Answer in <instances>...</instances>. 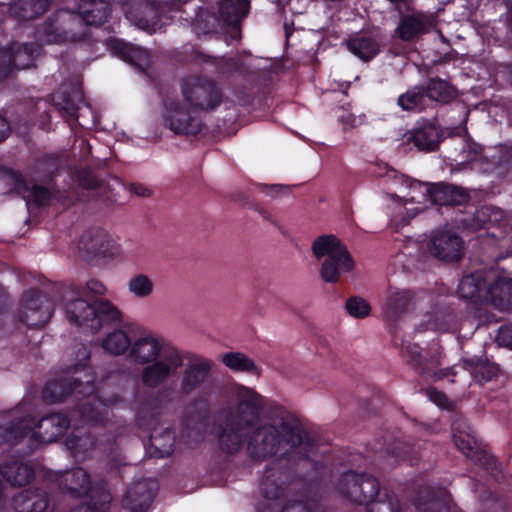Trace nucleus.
Here are the masks:
<instances>
[{
  "label": "nucleus",
  "instance_id": "f8f14e48",
  "mask_svg": "<svg viewBox=\"0 0 512 512\" xmlns=\"http://www.w3.org/2000/svg\"><path fill=\"white\" fill-rule=\"evenodd\" d=\"M162 115L164 127L170 129L176 135L195 136L202 127V120L193 116L190 111L177 99L164 101Z\"/></svg>",
  "mask_w": 512,
  "mask_h": 512
},
{
  "label": "nucleus",
  "instance_id": "0e129e2a",
  "mask_svg": "<svg viewBox=\"0 0 512 512\" xmlns=\"http://www.w3.org/2000/svg\"><path fill=\"white\" fill-rule=\"evenodd\" d=\"M197 60H199L203 63H211L214 66H218L222 61V59L220 57L210 56L203 52H199L197 54Z\"/></svg>",
  "mask_w": 512,
  "mask_h": 512
},
{
  "label": "nucleus",
  "instance_id": "c03bdc74",
  "mask_svg": "<svg viewBox=\"0 0 512 512\" xmlns=\"http://www.w3.org/2000/svg\"><path fill=\"white\" fill-rule=\"evenodd\" d=\"M425 99L423 85H416L398 96L397 105L403 111H421L425 106Z\"/></svg>",
  "mask_w": 512,
  "mask_h": 512
},
{
  "label": "nucleus",
  "instance_id": "c85d7f7f",
  "mask_svg": "<svg viewBox=\"0 0 512 512\" xmlns=\"http://www.w3.org/2000/svg\"><path fill=\"white\" fill-rule=\"evenodd\" d=\"M51 498L41 488L24 489L12 498V506L17 512H45Z\"/></svg>",
  "mask_w": 512,
  "mask_h": 512
},
{
  "label": "nucleus",
  "instance_id": "a19ab883",
  "mask_svg": "<svg viewBox=\"0 0 512 512\" xmlns=\"http://www.w3.org/2000/svg\"><path fill=\"white\" fill-rule=\"evenodd\" d=\"M249 0H220L219 14L229 25H236L249 13Z\"/></svg>",
  "mask_w": 512,
  "mask_h": 512
},
{
  "label": "nucleus",
  "instance_id": "13d9d810",
  "mask_svg": "<svg viewBox=\"0 0 512 512\" xmlns=\"http://www.w3.org/2000/svg\"><path fill=\"white\" fill-rule=\"evenodd\" d=\"M412 450L410 445H404L401 441H395L386 447V452L399 461L411 459Z\"/></svg>",
  "mask_w": 512,
  "mask_h": 512
},
{
  "label": "nucleus",
  "instance_id": "09e8293b",
  "mask_svg": "<svg viewBox=\"0 0 512 512\" xmlns=\"http://www.w3.org/2000/svg\"><path fill=\"white\" fill-rule=\"evenodd\" d=\"M222 363L235 372L259 374L254 361L241 352H228L222 355Z\"/></svg>",
  "mask_w": 512,
  "mask_h": 512
},
{
  "label": "nucleus",
  "instance_id": "f704fd0d",
  "mask_svg": "<svg viewBox=\"0 0 512 512\" xmlns=\"http://www.w3.org/2000/svg\"><path fill=\"white\" fill-rule=\"evenodd\" d=\"M34 418L30 416L17 418L7 425L0 426V442L11 446L17 445L27 436L32 435Z\"/></svg>",
  "mask_w": 512,
  "mask_h": 512
},
{
  "label": "nucleus",
  "instance_id": "6e6552de",
  "mask_svg": "<svg viewBox=\"0 0 512 512\" xmlns=\"http://www.w3.org/2000/svg\"><path fill=\"white\" fill-rule=\"evenodd\" d=\"M184 100L194 110L210 112L223 101V92L218 83L206 76H190L181 83Z\"/></svg>",
  "mask_w": 512,
  "mask_h": 512
},
{
  "label": "nucleus",
  "instance_id": "bb28decb",
  "mask_svg": "<svg viewBox=\"0 0 512 512\" xmlns=\"http://www.w3.org/2000/svg\"><path fill=\"white\" fill-rule=\"evenodd\" d=\"M441 139L442 132L439 125L431 121L418 123L417 126L409 132L407 137L409 143H413L418 150L425 152L435 151Z\"/></svg>",
  "mask_w": 512,
  "mask_h": 512
},
{
  "label": "nucleus",
  "instance_id": "0eeeda50",
  "mask_svg": "<svg viewBox=\"0 0 512 512\" xmlns=\"http://www.w3.org/2000/svg\"><path fill=\"white\" fill-rule=\"evenodd\" d=\"M452 439L458 450L474 464L479 465L495 480L499 479L501 474L499 462L477 441L470 427L455 421L452 424Z\"/></svg>",
  "mask_w": 512,
  "mask_h": 512
},
{
  "label": "nucleus",
  "instance_id": "49530a36",
  "mask_svg": "<svg viewBox=\"0 0 512 512\" xmlns=\"http://www.w3.org/2000/svg\"><path fill=\"white\" fill-rule=\"evenodd\" d=\"M366 507L367 512H402L398 496L387 489L381 491Z\"/></svg>",
  "mask_w": 512,
  "mask_h": 512
},
{
  "label": "nucleus",
  "instance_id": "4d7b16f0",
  "mask_svg": "<svg viewBox=\"0 0 512 512\" xmlns=\"http://www.w3.org/2000/svg\"><path fill=\"white\" fill-rule=\"evenodd\" d=\"M345 309L354 318H365L370 315V304L360 296H351L346 300Z\"/></svg>",
  "mask_w": 512,
  "mask_h": 512
},
{
  "label": "nucleus",
  "instance_id": "69168bd1",
  "mask_svg": "<svg viewBox=\"0 0 512 512\" xmlns=\"http://www.w3.org/2000/svg\"><path fill=\"white\" fill-rule=\"evenodd\" d=\"M482 153L483 147L481 145L476 143L468 145V154L470 155V160H477Z\"/></svg>",
  "mask_w": 512,
  "mask_h": 512
},
{
  "label": "nucleus",
  "instance_id": "20e7f679",
  "mask_svg": "<svg viewBox=\"0 0 512 512\" xmlns=\"http://www.w3.org/2000/svg\"><path fill=\"white\" fill-rule=\"evenodd\" d=\"M186 355L175 346H167L161 357L147 363L142 369L141 382L146 389H136L131 403L135 412V423L143 430L153 429L170 402L167 388H156L164 384L183 366Z\"/></svg>",
  "mask_w": 512,
  "mask_h": 512
},
{
  "label": "nucleus",
  "instance_id": "1a4fd4ad",
  "mask_svg": "<svg viewBox=\"0 0 512 512\" xmlns=\"http://www.w3.org/2000/svg\"><path fill=\"white\" fill-rule=\"evenodd\" d=\"M400 356L421 377L440 381L456 375L454 367L440 368L442 352L440 348L422 351L419 345L409 343L400 351Z\"/></svg>",
  "mask_w": 512,
  "mask_h": 512
},
{
  "label": "nucleus",
  "instance_id": "9b49d317",
  "mask_svg": "<svg viewBox=\"0 0 512 512\" xmlns=\"http://www.w3.org/2000/svg\"><path fill=\"white\" fill-rule=\"evenodd\" d=\"M54 313L53 302L39 289L30 288L22 296V306L18 312L19 322L28 328H43Z\"/></svg>",
  "mask_w": 512,
  "mask_h": 512
},
{
  "label": "nucleus",
  "instance_id": "9d476101",
  "mask_svg": "<svg viewBox=\"0 0 512 512\" xmlns=\"http://www.w3.org/2000/svg\"><path fill=\"white\" fill-rule=\"evenodd\" d=\"M338 492L353 503L368 505L382 491L380 483L373 475L347 470L341 474L337 486Z\"/></svg>",
  "mask_w": 512,
  "mask_h": 512
},
{
  "label": "nucleus",
  "instance_id": "5701e85b",
  "mask_svg": "<svg viewBox=\"0 0 512 512\" xmlns=\"http://www.w3.org/2000/svg\"><path fill=\"white\" fill-rule=\"evenodd\" d=\"M54 101L67 122L70 124L77 123L84 127V124L79 121L80 115L78 113L81 105L84 104V93L80 87H60L54 94Z\"/></svg>",
  "mask_w": 512,
  "mask_h": 512
},
{
  "label": "nucleus",
  "instance_id": "ea45409f",
  "mask_svg": "<svg viewBox=\"0 0 512 512\" xmlns=\"http://www.w3.org/2000/svg\"><path fill=\"white\" fill-rule=\"evenodd\" d=\"M65 444L74 455L85 454L96 446L97 438L83 425L73 429Z\"/></svg>",
  "mask_w": 512,
  "mask_h": 512
},
{
  "label": "nucleus",
  "instance_id": "7c9ffc66",
  "mask_svg": "<svg viewBox=\"0 0 512 512\" xmlns=\"http://www.w3.org/2000/svg\"><path fill=\"white\" fill-rule=\"evenodd\" d=\"M347 49L359 59L368 62L380 53L377 35L372 32H361L346 41Z\"/></svg>",
  "mask_w": 512,
  "mask_h": 512
},
{
  "label": "nucleus",
  "instance_id": "79ce46f5",
  "mask_svg": "<svg viewBox=\"0 0 512 512\" xmlns=\"http://www.w3.org/2000/svg\"><path fill=\"white\" fill-rule=\"evenodd\" d=\"M473 487L475 493H478L481 512H505L506 502L498 494L479 482H476Z\"/></svg>",
  "mask_w": 512,
  "mask_h": 512
},
{
  "label": "nucleus",
  "instance_id": "72a5a7b5",
  "mask_svg": "<svg viewBox=\"0 0 512 512\" xmlns=\"http://www.w3.org/2000/svg\"><path fill=\"white\" fill-rule=\"evenodd\" d=\"M504 220V211L492 205H484L476 209L473 216L464 219L462 223L473 231L489 229L492 226H500Z\"/></svg>",
  "mask_w": 512,
  "mask_h": 512
},
{
  "label": "nucleus",
  "instance_id": "6ab92c4d",
  "mask_svg": "<svg viewBox=\"0 0 512 512\" xmlns=\"http://www.w3.org/2000/svg\"><path fill=\"white\" fill-rule=\"evenodd\" d=\"M159 489L155 479H142L132 483L126 490L123 506L131 512H147Z\"/></svg>",
  "mask_w": 512,
  "mask_h": 512
},
{
  "label": "nucleus",
  "instance_id": "052dcab7",
  "mask_svg": "<svg viewBox=\"0 0 512 512\" xmlns=\"http://www.w3.org/2000/svg\"><path fill=\"white\" fill-rule=\"evenodd\" d=\"M79 185L85 189H96L100 187V181L90 168H82L77 172Z\"/></svg>",
  "mask_w": 512,
  "mask_h": 512
},
{
  "label": "nucleus",
  "instance_id": "58836bf2",
  "mask_svg": "<svg viewBox=\"0 0 512 512\" xmlns=\"http://www.w3.org/2000/svg\"><path fill=\"white\" fill-rule=\"evenodd\" d=\"M175 442L176 434L174 429L167 427L159 433L154 429L149 437V452L155 458L168 457L174 451Z\"/></svg>",
  "mask_w": 512,
  "mask_h": 512
},
{
  "label": "nucleus",
  "instance_id": "c756f323",
  "mask_svg": "<svg viewBox=\"0 0 512 512\" xmlns=\"http://www.w3.org/2000/svg\"><path fill=\"white\" fill-rule=\"evenodd\" d=\"M109 49L123 61L144 71L150 64V55L142 47L113 38L108 42Z\"/></svg>",
  "mask_w": 512,
  "mask_h": 512
},
{
  "label": "nucleus",
  "instance_id": "37998d69",
  "mask_svg": "<svg viewBox=\"0 0 512 512\" xmlns=\"http://www.w3.org/2000/svg\"><path fill=\"white\" fill-rule=\"evenodd\" d=\"M464 364L471 369L475 380L478 382H489L500 372L499 365L488 360L470 358L464 360Z\"/></svg>",
  "mask_w": 512,
  "mask_h": 512
},
{
  "label": "nucleus",
  "instance_id": "f03ea898",
  "mask_svg": "<svg viewBox=\"0 0 512 512\" xmlns=\"http://www.w3.org/2000/svg\"><path fill=\"white\" fill-rule=\"evenodd\" d=\"M271 413L274 418L273 423L260 425L250 433L247 432L246 448L252 460L264 461L278 454L281 447L286 446L299 454L295 468L289 464L286 458L281 457L295 474L310 470L309 466L303 465L305 461H322L324 463L327 447L319 445L318 441L302 427L298 417L281 406H276ZM276 460H280V458Z\"/></svg>",
  "mask_w": 512,
  "mask_h": 512
},
{
  "label": "nucleus",
  "instance_id": "338daca9",
  "mask_svg": "<svg viewBox=\"0 0 512 512\" xmlns=\"http://www.w3.org/2000/svg\"><path fill=\"white\" fill-rule=\"evenodd\" d=\"M9 131L10 127L7 120L0 115V143L8 137Z\"/></svg>",
  "mask_w": 512,
  "mask_h": 512
},
{
  "label": "nucleus",
  "instance_id": "864d4df0",
  "mask_svg": "<svg viewBox=\"0 0 512 512\" xmlns=\"http://www.w3.org/2000/svg\"><path fill=\"white\" fill-rule=\"evenodd\" d=\"M54 198L53 192L42 185L35 184L29 187L27 195L23 198L27 204H32L37 208L47 207Z\"/></svg>",
  "mask_w": 512,
  "mask_h": 512
},
{
  "label": "nucleus",
  "instance_id": "3c124183",
  "mask_svg": "<svg viewBox=\"0 0 512 512\" xmlns=\"http://www.w3.org/2000/svg\"><path fill=\"white\" fill-rule=\"evenodd\" d=\"M132 342L123 330H115L103 340L102 347L111 354L121 355L130 350Z\"/></svg>",
  "mask_w": 512,
  "mask_h": 512
},
{
  "label": "nucleus",
  "instance_id": "4468645a",
  "mask_svg": "<svg viewBox=\"0 0 512 512\" xmlns=\"http://www.w3.org/2000/svg\"><path fill=\"white\" fill-rule=\"evenodd\" d=\"M74 417L79 416L73 414V410L69 413L50 412L43 415L37 422L34 420V429L30 441L40 444L57 441L66 433Z\"/></svg>",
  "mask_w": 512,
  "mask_h": 512
},
{
  "label": "nucleus",
  "instance_id": "2eb2a0df",
  "mask_svg": "<svg viewBox=\"0 0 512 512\" xmlns=\"http://www.w3.org/2000/svg\"><path fill=\"white\" fill-rule=\"evenodd\" d=\"M410 301L411 298L407 292H394L387 297L383 307L384 321L391 335L392 343L396 348H399V352L409 344L402 335L399 321L406 313Z\"/></svg>",
  "mask_w": 512,
  "mask_h": 512
},
{
  "label": "nucleus",
  "instance_id": "5fc2aeb1",
  "mask_svg": "<svg viewBox=\"0 0 512 512\" xmlns=\"http://www.w3.org/2000/svg\"><path fill=\"white\" fill-rule=\"evenodd\" d=\"M5 175L8 179L7 184L10 186L9 193L15 194L23 199L25 195H27L30 186L22 172L12 168H6Z\"/></svg>",
  "mask_w": 512,
  "mask_h": 512
},
{
  "label": "nucleus",
  "instance_id": "412c9836",
  "mask_svg": "<svg viewBox=\"0 0 512 512\" xmlns=\"http://www.w3.org/2000/svg\"><path fill=\"white\" fill-rule=\"evenodd\" d=\"M493 277L494 272L485 269L464 275L458 285L459 297L471 300L475 304H484L485 290Z\"/></svg>",
  "mask_w": 512,
  "mask_h": 512
},
{
  "label": "nucleus",
  "instance_id": "a878e982",
  "mask_svg": "<svg viewBox=\"0 0 512 512\" xmlns=\"http://www.w3.org/2000/svg\"><path fill=\"white\" fill-rule=\"evenodd\" d=\"M59 487L71 497L93 499L94 489L90 481V475L81 467L66 471L59 479Z\"/></svg>",
  "mask_w": 512,
  "mask_h": 512
},
{
  "label": "nucleus",
  "instance_id": "4c0bfd02",
  "mask_svg": "<svg viewBox=\"0 0 512 512\" xmlns=\"http://www.w3.org/2000/svg\"><path fill=\"white\" fill-rule=\"evenodd\" d=\"M427 32L426 22L421 15L403 14L395 29L396 36L405 42H410Z\"/></svg>",
  "mask_w": 512,
  "mask_h": 512
},
{
  "label": "nucleus",
  "instance_id": "8fccbe9b",
  "mask_svg": "<svg viewBox=\"0 0 512 512\" xmlns=\"http://www.w3.org/2000/svg\"><path fill=\"white\" fill-rule=\"evenodd\" d=\"M206 431L205 420L193 421L191 417H186L182 421L181 437L190 446L197 445L204 440Z\"/></svg>",
  "mask_w": 512,
  "mask_h": 512
},
{
  "label": "nucleus",
  "instance_id": "bf43d9fd",
  "mask_svg": "<svg viewBox=\"0 0 512 512\" xmlns=\"http://www.w3.org/2000/svg\"><path fill=\"white\" fill-rule=\"evenodd\" d=\"M426 395L429 398L431 402H433L435 405H437L441 409L446 410H452L453 409V403L450 401L448 396L438 390L435 387H429L426 389Z\"/></svg>",
  "mask_w": 512,
  "mask_h": 512
},
{
  "label": "nucleus",
  "instance_id": "f3484780",
  "mask_svg": "<svg viewBox=\"0 0 512 512\" xmlns=\"http://www.w3.org/2000/svg\"><path fill=\"white\" fill-rule=\"evenodd\" d=\"M251 424V421H244L239 414L228 415L218 436L220 449L230 455L238 453L247 443V431Z\"/></svg>",
  "mask_w": 512,
  "mask_h": 512
},
{
  "label": "nucleus",
  "instance_id": "6e6d98bb",
  "mask_svg": "<svg viewBox=\"0 0 512 512\" xmlns=\"http://www.w3.org/2000/svg\"><path fill=\"white\" fill-rule=\"evenodd\" d=\"M153 282L145 274H137L128 283V288L135 296L144 298L153 292Z\"/></svg>",
  "mask_w": 512,
  "mask_h": 512
},
{
  "label": "nucleus",
  "instance_id": "aec40b11",
  "mask_svg": "<svg viewBox=\"0 0 512 512\" xmlns=\"http://www.w3.org/2000/svg\"><path fill=\"white\" fill-rule=\"evenodd\" d=\"M190 359L193 362L185 366L180 379V392L186 396L203 387L213 367V362L209 359L198 356H193Z\"/></svg>",
  "mask_w": 512,
  "mask_h": 512
},
{
  "label": "nucleus",
  "instance_id": "473e14b6",
  "mask_svg": "<svg viewBox=\"0 0 512 512\" xmlns=\"http://www.w3.org/2000/svg\"><path fill=\"white\" fill-rule=\"evenodd\" d=\"M426 98L441 105H447L458 97V89L448 80L438 76L430 77L423 84Z\"/></svg>",
  "mask_w": 512,
  "mask_h": 512
},
{
  "label": "nucleus",
  "instance_id": "ddd939ff",
  "mask_svg": "<svg viewBox=\"0 0 512 512\" xmlns=\"http://www.w3.org/2000/svg\"><path fill=\"white\" fill-rule=\"evenodd\" d=\"M41 47L34 42L0 47V81L7 79L13 70H22L34 65Z\"/></svg>",
  "mask_w": 512,
  "mask_h": 512
},
{
  "label": "nucleus",
  "instance_id": "e433bc0d",
  "mask_svg": "<svg viewBox=\"0 0 512 512\" xmlns=\"http://www.w3.org/2000/svg\"><path fill=\"white\" fill-rule=\"evenodd\" d=\"M52 0H17L10 4L9 13L20 21L34 20L48 11Z\"/></svg>",
  "mask_w": 512,
  "mask_h": 512
},
{
  "label": "nucleus",
  "instance_id": "a18cd8bd",
  "mask_svg": "<svg viewBox=\"0 0 512 512\" xmlns=\"http://www.w3.org/2000/svg\"><path fill=\"white\" fill-rule=\"evenodd\" d=\"M449 310V307L441 310L433 309L432 312H429L425 315V319L422 320L418 325L417 331H440L447 329L448 324L452 318V313Z\"/></svg>",
  "mask_w": 512,
  "mask_h": 512
},
{
  "label": "nucleus",
  "instance_id": "f257e3e1",
  "mask_svg": "<svg viewBox=\"0 0 512 512\" xmlns=\"http://www.w3.org/2000/svg\"><path fill=\"white\" fill-rule=\"evenodd\" d=\"M91 351L82 345L77 351V362L68 366L64 375L48 381L42 390V398L48 404L72 398L73 414H78L84 424L104 426L113 415V407L123 401L113 394L104 399L96 389V375L90 366Z\"/></svg>",
  "mask_w": 512,
  "mask_h": 512
},
{
  "label": "nucleus",
  "instance_id": "603ef678",
  "mask_svg": "<svg viewBox=\"0 0 512 512\" xmlns=\"http://www.w3.org/2000/svg\"><path fill=\"white\" fill-rule=\"evenodd\" d=\"M243 408L249 411L252 418H258L263 408L261 396L253 389L242 387L239 392V412Z\"/></svg>",
  "mask_w": 512,
  "mask_h": 512
},
{
  "label": "nucleus",
  "instance_id": "a211bd4d",
  "mask_svg": "<svg viewBox=\"0 0 512 512\" xmlns=\"http://www.w3.org/2000/svg\"><path fill=\"white\" fill-rule=\"evenodd\" d=\"M428 247L432 256L444 262L459 261L464 255L462 238L449 230L436 231Z\"/></svg>",
  "mask_w": 512,
  "mask_h": 512
},
{
  "label": "nucleus",
  "instance_id": "de8ad7c7",
  "mask_svg": "<svg viewBox=\"0 0 512 512\" xmlns=\"http://www.w3.org/2000/svg\"><path fill=\"white\" fill-rule=\"evenodd\" d=\"M60 12L53 13L43 23L40 33L49 43H64L68 39V33L58 24Z\"/></svg>",
  "mask_w": 512,
  "mask_h": 512
},
{
  "label": "nucleus",
  "instance_id": "e2e57ef3",
  "mask_svg": "<svg viewBox=\"0 0 512 512\" xmlns=\"http://www.w3.org/2000/svg\"><path fill=\"white\" fill-rule=\"evenodd\" d=\"M129 191L140 197H148L151 195V190L141 183H131L129 185Z\"/></svg>",
  "mask_w": 512,
  "mask_h": 512
},
{
  "label": "nucleus",
  "instance_id": "774afa93",
  "mask_svg": "<svg viewBox=\"0 0 512 512\" xmlns=\"http://www.w3.org/2000/svg\"><path fill=\"white\" fill-rule=\"evenodd\" d=\"M386 177L395 180L396 182L404 183L407 181L403 174H400L395 169H388L386 172Z\"/></svg>",
  "mask_w": 512,
  "mask_h": 512
},
{
  "label": "nucleus",
  "instance_id": "4be33fe9",
  "mask_svg": "<svg viewBox=\"0 0 512 512\" xmlns=\"http://www.w3.org/2000/svg\"><path fill=\"white\" fill-rule=\"evenodd\" d=\"M428 199L440 206H464L470 201L467 189L450 183H431L427 187Z\"/></svg>",
  "mask_w": 512,
  "mask_h": 512
},
{
  "label": "nucleus",
  "instance_id": "2f4dec72",
  "mask_svg": "<svg viewBox=\"0 0 512 512\" xmlns=\"http://www.w3.org/2000/svg\"><path fill=\"white\" fill-rule=\"evenodd\" d=\"M0 474L11 486L29 484L35 476L33 467L17 459H9L0 466Z\"/></svg>",
  "mask_w": 512,
  "mask_h": 512
},
{
  "label": "nucleus",
  "instance_id": "7ed1b4c3",
  "mask_svg": "<svg viewBox=\"0 0 512 512\" xmlns=\"http://www.w3.org/2000/svg\"><path fill=\"white\" fill-rule=\"evenodd\" d=\"M303 465L309 466L310 470L299 474H295L282 459L266 466L260 482L265 499L277 500L288 492L300 490L298 498L288 500L280 512H315L320 488L328 480L330 470L322 461H305ZM258 512H278V507L270 503Z\"/></svg>",
  "mask_w": 512,
  "mask_h": 512
},
{
  "label": "nucleus",
  "instance_id": "c9c22d12",
  "mask_svg": "<svg viewBox=\"0 0 512 512\" xmlns=\"http://www.w3.org/2000/svg\"><path fill=\"white\" fill-rule=\"evenodd\" d=\"M80 14L88 26L100 27L111 15V5L107 0H84L81 2Z\"/></svg>",
  "mask_w": 512,
  "mask_h": 512
},
{
  "label": "nucleus",
  "instance_id": "393cba45",
  "mask_svg": "<svg viewBox=\"0 0 512 512\" xmlns=\"http://www.w3.org/2000/svg\"><path fill=\"white\" fill-rule=\"evenodd\" d=\"M167 346L165 343L151 334L143 335L132 342L129 350V357L138 364H147L161 357L163 350Z\"/></svg>",
  "mask_w": 512,
  "mask_h": 512
},
{
  "label": "nucleus",
  "instance_id": "dca6fc26",
  "mask_svg": "<svg viewBox=\"0 0 512 512\" xmlns=\"http://www.w3.org/2000/svg\"><path fill=\"white\" fill-rule=\"evenodd\" d=\"M79 248L87 260L114 259L118 255V247L109 234L101 228H89L83 232Z\"/></svg>",
  "mask_w": 512,
  "mask_h": 512
},
{
  "label": "nucleus",
  "instance_id": "39448f33",
  "mask_svg": "<svg viewBox=\"0 0 512 512\" xmlns=\"http://www.w3.org/2000/svg\"><path fill=\"white\" fill-rule=\"evenodd\" d=\"M105 290L103 283L96 279L87 281L85 286L74 283L62 285L58 293L69 322L92 334L105 326L119 324L120 311L109 301L94 299V296L103 295Z\"/></svg>",
  "mask_w": 512,
  "mask_h": 512
},
{
  "label": "nucleus",
  "instance_id": "cd10ccee",
  "mask_svg": "<svg viewBox=\"0 0 512 512\" xmlns=\"http://www.w3.org/2000/svg\"><path fill=\"white\" fill-rule=\"evenodd\" d=\"M450 493L442 486H425L416 498L419 512H448Z\"/></svg>",
  "mask_w": 512,
  "mask_h": 512
},
{
  "label": "nucleus",
  "instance_id": "423d86ee",
  "mask_svg": "<svg viewBox=\"0 0 512 512\" xmlns=\"http://www.w3.org/2000/svg\"><path fill=\"white\" fill-rule=\"evenodd\" d=\"M312 252L317 259L326 257L320 275L327 283H336L340 276L354 269V260L347 247L332 234L321 235L312 243Z\"/></svg>",
  "mask_w": 512,
  "mask_h": 512
},
{
  "label": "nucleus",
  "instance_id": "680f3d73",
  "mask_svg": "<svg viewBox=\"0 0 512 512\" xmlns=\"http://www.w3.org/2000/svg\"><path fill=\"white\" fill-rule=\"evenodd\" d=\"M497 340L500 345L512 349V323L502 325L499 328Z\"/></svg>",
  "mask_w": 512,
  "mask_h": 512
},
{
  "label": "nucleus",
  "instance_id": "b1692460",
  "mask_svg": "<svg viewBox=\"0 0 512 512\" xmlns=\"http://www.w3.org/2000/svg\"><path fill=\"white\" fill-rule=\"evenodd\" d=\"M484 304L502 312H512V278L494 275L485 290Z\"/></svg>",
  "mask_w": 512,
  "mask_h": 512
}]
</instances>
